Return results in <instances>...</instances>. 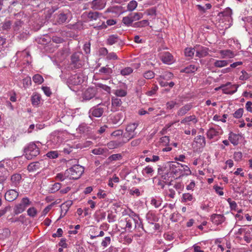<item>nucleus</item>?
<instances>
[{"label": "nucleus", "mask_w": 252, "mask_h": 252, "mask_svg": "<svg viewBox=\"0 0 252 252\" xmlns=\"http://www.w3.org/2000/svg\"><path fill=\"white\" fill-rule=\"evenodd\" d=\"M134 220V219L131 218H126L124 220H121L119 223L122 229L125 231L131 232L133 229H139L140 228L143 229L142 221H137Z\"/></svg>", "instance_id": "f257e3e1"}, {"label": "nucleus", "mask_w": 252, "mask_h": 252, "mask_svg": "<svg viewBox=\"0 0 252 252\" xmlns=\"http://www.w3.org/2000/svg\"><path fill=\"white\" fill-rule=\"evenodd\" d=\"M39 142H31L29 143L24 149L25 157L28 159H32L37 156L40 154Z\"/></svg>", "instance_id": "f03ea898"}, {"label": "nucleus", "mask_w": 252, "mask_h": 252, "mask_svg": "<svg viewBox=\"0 0 252 252\" xmlns=\"http://www.w3.org/2000/svg\"><path fill=\"white\" fill-rule=\"evenodd\" d=\"M71 13L69 10L65 11H59L54 14L53 22L55 25H60L67 23L70 20Z\"/></svg>", "instance_id": "7ed1b4c3"}, {"label": "nucleus", "mask_w": 252, "mask_h": 252, "mask_svg": "<svg viewBox=\"0 0 252 252\" xmlns=\"http://www.w3.org/2000/svg\"><path fill=\"white\" fill-rule=\"evenodd\" d=\"M84 168L80 165L76 164L66 170V174H68L69 178L78 179L84 172Z\"/></svg>", "instance_id": "20e7f679"}, {"label": "nucleus", "mask_w": 252, "mask_h": 252, "mask_svg": "<svg viewBox=\"0 0 252 252\" xmlns=\"http://www.w3.org/2000/svg\"><path fill=\"white\" fill-rule=\"evenodd\" d=\"M31 204V202L28 197L23 198L19 203L15 205L14 213L16 215L23 213Z\"/></svg>", "instance_id": "39448f33"}, {"label": "nucleus", "mask_w": 252, "mask_h": 252, "mask_svg": "<svg viewBox=\"0 0 252 252\" xmlns=\"http://www.w3.org/2000/svg\"><path fill=\"white\" fill-rule=\"evenodd\" d=\"M139 125L138 122H135L128 124L126 128V130L127 133V137L128 138L126 141L128 142L129 140L135 137L136 135V132H135V129Z\"/></svg>", "instance_id": "423d86ee"}, {"label": "nucleus", "mask_w": 252, "mask_h": 252, "mask_svg": "<svg viewBox=\"0 0 252 252\" xmlns=\"http://www.w3.org/2000/svg\"><path fill=\"white\" fill-rule=\"evenodd\" d=\"M238 86L237 85H231V83L228 82L225 85H221L219 88L215 89L216 91L219 90V89L221 88L223 94H232L237 92Z\"/></svg>", "instance_id": "0eeeda50"}, {"label": "nucleus", "mask_w": 252, "mask_h": 252, "mask_svg": "<svg viewBox=\"0 0 252 252\" xmlns=\"http://www.w3.org/2000/svg\"><path fill=\"white\" fill-rule=\"evenodd\" d=\"M83 82V75L81 73L75 74L70 76L68 82L73 85H78Z\"/></svg>", "instance_id": "6e6552de"}, {"label": "nucleus", "mask_w": 252, "mask_h": 252, "mask_svg": "<svg viewBox=\"0 0 252 252\" xmlns=\"http://www.w3.org/2000/svg\"><path fill=\"white\" fill-rule=\"evenodd\" d=\"M45 165L43 160L31 163L28 166V170L29 172H34L40 169L44 168Z\"/></svg>", "instance_id": "1a4fd4ad"}, {"label": "nucleus", "mask_w": 252, "mask_h": 252, "mask_svg": "<svg viewBox=\"0 0 252 252\" xmlns=\"http://www.w3.org/2000/svg\"><path fill=\"white\" fill-rule=\"evenodd\" d=\"M19 196V192L15 189H9L4 195L6 200L11 202L16 200Z\"/></svg>", "instance_id": "9d476101"}, {"label": "nucleus", "mask_w": 252, "mask_h": 252, "mask_svg": "<svg viewBox=\"0 0 252 252\" xmlns=\"http://www.w3.org/2000/svg\"><path fill=\"white\" fill-rule=\"evenodd\" d=\"M160 58L163 63L168 64H171L174 62L173 56L168 52L161 53Z\"/></svg>", "instance_id": "9b49d317"}, {"label": "nucleus", "mask_w": 252, "mask_h": 252, "mask_svg": "<svg viewBox=\"0 0 252 252\" xmlns=\"http://www.w3.org/2000/svg\"><path fill=\"white\" fill-rule=\"evenodd\" d=\"M222 130L220 127L217 126L216 127L210 128L207 132V135L208 138L213 139L215 137L221 134Z\"/></svg>", "instance_id": "f8f14e48"}, {"label": "nucleus", "mask_w": 252, "mask_h": 252, "mask_svg": "<svg viewBox=\"0 0 252 252\" xmlns=\"http://www.w3.org/2000/svg\"><path fill=\"white\" fill-rule=\"evenodd\" d=\"M126 141L125 140H112L107 143V146L109 149L113 150L122 147Z\"/></svg>", "instance_id": "ddd939ff"}, {"label": "nucleus", "mask_w": 252, "mask_h": 252, "mask_svg": "<svg viewBox=\"0 0 252 252\" xmlns=\"http://www.w3.org/2000/svg\"><path fill=\"white\" fill-rule=\"evenodd\" d=\"M113 72V68L109 67L108 65H106L105 66L101 67L99 69L98 72L97 73L100 75L106 76L107 78L106 79H108L111 77Z\"/></svg>", "instance_id": "4468645a"}, {"label": "nucleus", "mask_w": 252, "mask_h": 252, "mask_svg": "<svg viewBox=\"0 0 252 252\" xmlns=\"http://www.w3.org/2000/svg\"><path fill=\"white\" fill-rule=\"evenodd\" d=\"M196 56L198 58L204 57L208 54V48L200 45H196Z\"/></svg>", "instance_id": "2eb2a0df"}, {"label": "nucleus", "mask_w": 252, "mask_h": 252, "mask_svg": "<svg viewBox=\"0 0 252 252\" xmlns=\"http://www.w3.org/2000/svg\"><path fill=\"white\" fill-rule=\"evenodd\" d=\"M91 8L94 10H101L103 9L106 5L104 0H94L90 2Z\"/></svg>", "instance_id": "dca6fc26"}, {"label": "nucleus", "mask_w": 252, "mask_h": 252, "mask_svg": "<svg viewBox=\"0 0 252 252\" xmlns=\"http://www.w3.org/2000/svg\"><path fill=\"white\" fill-rule=\"evenodd\" d=\"M192 108L191 103L186 104L178 110L176 116L182 117L185 115Z\"/></svg>", "instance_id": "f3484780"}, {"label": "nucleus", "mask_w": 252, "mask_h": 252, "mask_svg": "<svg viewBox=\"0 0 252 252\" xmlns=\"http://www.w3.org/2000/svg\"><path fill=\"white\" fill-rule=\"evenodd\" d=\"M92 153L95 155H101L104 158L109 155L108 149L107 148L98 147L92 150Z\"/></svg>", "instance_id": "a211bd4d"}, {"label": "nucleus", "mask_w": 252, "mask_h": 252, "mask_svg": "<svg viewBox=\"0 0 252 252\" xmlns=\"http://www.w3.org/2000/svg\"><path fill=\"white\" fill-rule=\"evenodd\" d=\"M95 95V90L93 88H89L83 94V97L86 100H90Z\"/></svg>", "instance_id": "6ab92c4d"}, {"label": "nucleus", "mask_w": 252, "mask_h": 252, "mask_svg": "<svg viewBox=\"0 0 252 252\" xmlns=\"http://www.w3.org/2000/svg\"><path fill=\"white\" fill-rule=\"evenodd\" d=\"M103 112L104 108L101 107H99L98 105L92 108L90 110V113H91V115L95 117H101L102 115Z\"/></svg>", "instance_id": "aec40b11"}, {"label": "nucleus", "mask_w": 252, "mask_h": 252, "mask_svg": "<svg viewBox=\"0 0 252 252\" xmlns=\"http://www.w3.org/2000/svg\"><path fill=\"white\" fill-rule=\"evenodd\" d=\"M211 220L213 223L219 225L224 221L225 218L222 215L213 214L211 217Z\"/></svg>", "instance_id": "412c9836"}, {"label": "nucleus", "mask_w": 252, "mask_h": 252, "mask_svg": "<svg viewBox=\"0 0 252 252\" xmlns=\"http://www.w3.org/2000/svg\"><path fill=\"white\" fill-rule=\"evenodd\" d=\"M241 137L240 134L230 132L229 134L228 140L234 146H236L238 144Z\"/></svg>", "instance_id": "4be33fe9"}, {"label": "nucleus", "mask_w": 252, "mask_h": 252, "mask_svg": "<svg viewBox=\"0 0 252 252\" xmlns=\"http://www.w3.org/2000/svg\"><path fill=\"white\" fill-rule=\"evenodd\" d=\"M22 181V176L20 174L15 173L11 177V182L12 186L17 187Z\"/></svg>", "instance_id": "5701e85b"}, {"label": "nucleus", "mask_w": 252, "mask_h": 252, "mask_svg": "<svg viewBox=\"0 0 252 252\" xmlns=\"http://www.w3.org/2000/svg\"><path fill=\"white\" fill-rule=\"evenodd\" d=\"M163 200L160 196H156L151 198L150 203L156 208H159L162 204Z\"/></svg>", "instance_id": "b1692460"}, {"label": "nucleus", "mask_w": 252, "mask_h": 252, "mask_svg": "<svg viewBox=\"0 0 252 252\" xmlns=\"http://www.w3.org/2000/svg\"><path fill=\"white\" fill-rule=\"evenodd\" d=\"M198 120L195 115H191L185 117L181 120V123L185 125H189V122H192L194 124H196Z\"/></svg>", "instance_id": "393cba45"}, {"label": "nucleus", "mask_w": 252, "mask_h": 252, "mask_svg": "<svg viewBox=\"0 0 252 252\" xmlns=\"http://www.w3.org/2000/svg\"><path fill=\"white\" fill-rule=\"evenodd\" d=\"M76 130L80 133L87 134L91 130V127L87 124L83 123L79 125Z\"/></svg>", "instance_id": "a878e982"}, {"label": "nucleus", "mask_w": 252, "mask_h": 252, "mask_svg": "<svg viewBox=\"0 0 252 252\" xmlns=\"http://www.w3.org/2000/svg\"><path fill=\"white\" fill-rule=\"evenodd\" d=\"M107 25H106L104 22H103L102 24L100 25H98L94 28L97 30H101L103 29H106L107 27V26H113L116 24V21L113 19H109L106 21Z\"/></svg>", "instance_id": "bb28decb"}, {"label": "nucleus", "mask_w": 252, "mask_h": 252, "mask_svg": "<svg viewBox=\"0 0 252 252\" xmlns=\"http://www.w3.org/2000/svg\"><path fill=\"white\" fill-rule=\"evenodd\" d=\"M41 100V95L37 93L32 94L31 97L32 103L33 106H37L40 103Z\"/></svg>", "instance_id": "cd10ccee"}, {"label": "nucleus", "mask_w": 252, "mask_h": 252, "mask_svg": "<svg viewBox=\"0 0 252 252\" xmlns=\"http://www.w3.org/2000/svg\"><path fill=\"white\" fill-rule=\"evenodd\" d=\"M51 140L55 148L58 147L63 142V139L58 135L53 136Z\"/></svg>", "instance_id": "c85d7f7f"}, {"label": "nucleus", "mask_w": 252, "mask_h": 252, "mask_svg": "<svg viewBox=\"0 0 252 252\" xmlns=\"http://www.w3.org/2000/svg\"><path fill=\"white\" fill-rule=\"evenodd\" d=\"M173 166H174L175 168H178L180 170H181V169H180L181 167L183 168V170H184V171L186 172L187 175H190L191 173V172L189 168L187 165H183L179 162H176L175 164L172 165V167H173Z\"/></svg>", "instance_id": "c756f323"}, {"label": "nucleus", "mask_w": 252, "mask_h": 252, "mask_svg": "<svg viewBox=\"0 0 252 252\" xmlns=\"http://www.w3.org/2000/svg\"><path fill=\"white\" fill-rule=\"evenodd\" d=\"M195 200L193 195L189 193H185L183 194L182 201L183 202H193Z\"/></svg>", "instance_id": "7c9ffc66"}, {"label": "nucleus", "mask_w": 252, "mask_h": 252, "mask_svg": "<svg viewBox=\"0 0 252 252\" xmlns=\"http://www.w3.org/2000/svg\"><path fill=\"white\" fill-rule=\"evenodd\" d=\"M198 68V66L194 64H190L185 67L181 71V72H185L186 73H194L197 70Z\"/></svg>", "instance_id": "2f4dec72"}, {"label": "nucleus", "mask_w": 252, "mask_h": 252, "mask_svg": "<svg viewBox=\"0 0 252 252\" xmlns=\"http://www.w3.org/2000/svg\"><path fill=\"white\" fill-rule=\"evenodd\" d=\"M220 54L222 56V58H228L231 59L235 56L234 53L229 50H220Z\"/></svg>", "instance_id": "473e14b6"}, {"label": "nucleus", "mask_w": 252, "mask_h": 252, "mask_svg": "<svg viewBox=\"0 0 252 252\" xmlns=\"http://www.w3.org/2000/svg\"><path fill=\"white\" fill-rule=\"evenodd\" d=\"M72 205V201L71 200H68L61 205V209L62 212H64V214L67 212L70 207Z\"/></svg>", "instance_id": "72a5a7b5"}, {"label": "nucleus", "mask_w": 252, "mask_h": 252, "mask_svg": "<svg viewBox=\"0 0 252 252\" xmlns=\"http://www.w3.org/2000/svg\"><path fill=\"white\" fill-rule=\"evenodd\" d=\"M229 62L226 60H215L214 65L216 67H223L228 64Z\"/></svg>", "instance_id": "f704fd0d"}, {"label": "nucleus", "mask_w": 252, "mask_h": 252, "mask_svg": "<svg viewBox=\"0 0 252 252\" xmlns=\"http://www.w3.org/2000/svg\"><path fill=\"white\" fill-rule=\"evenodd\" d=\"M122 104L121 99L117 97H112V106L113 108L115 109L114 111L116 110L117 107L121 106Z\"/></svg>", "instance_id": "c9c22d12"}, {"label": "nucleus", "mask_w": 252, "mask_h": 252, "mask_svg": "<svg viewBox=\"0 0 252 252\" xmlns=\"http://www.w3.org/2000/svg\"><path fill=\"white\" fill-rule=\"evenodd\" d=\"M119 37L116 34H113L109 36L107 39V43L108 45H112L118 41Z\"/></svg>", "instance_id": "e433bc0d"}, {"label": "nucleus", "mask_w": 252, "mask_h": 252, "mask_svg": "<svg viewBox=\"0 0 252 252\" xmlns=\"http://www.w3.org/2000/svg\"><path fill=\"white\" fill-rule=\"evenodd\" d=\"M102 15V14L98 12H90L88 13L87 17L91 20H96Z\"/></svg>", "instance_id": "4c0bfd02"}, {"label": "nucleus", "mask_w": 252, "mask_h": 252, "mask_svg": "<svg viewBox=\"0 0 252 252\" xmlns=\"http://www.w3.org/2000/svg\"><path fill=\"white\" fill-rule=\"evenodd\" d=\"M149 24V22L147 20H143L134 23L132 26L134 28H142L146 26H148Z\"/></svg>", "instance_id": "58836bf2"}, {"label": "nucleus", "mask_w": 252, "mask_h": 252, "mask_svg": "<svg viewBox=\"0 0 252 252\" xmlns=\"http://www.w3.org/2000/svg\"><path fill=\"white\" fill-rule=\"evenodd\" d=\"M123 158V156L121 154H113L108 157L107 160L109 162H111L113 161H117L121 160Z\"/></svg>", "instance_id": "ea45409f"}, {"label": "nucleus", "mask_w": 252, "mask_h": 252, "mask_svg": "<svg viewBox=\"0 0 252 252\" xmlns=\"http://www.w3.org/2000/svg\"><path fill=\"white\" fill-rule=\"evenodd\" d=\"M133 71V69L131 67H126L121 70L120 73L123 76L129 75Z\"/></svg>", "instance_id": "a19ab883"}, {"label": "nucleus", "mask_w": 252, "mask_h": 252, "mask_svg": "<svg viewBox=\"0 0 252 252\" xmlns=\"http://www.w3.org/2000/svg\"><path fill=\"white\" fill-rule=\"evenodd\" d=\"M173 77V74L169 71H164L163 74L159 76L158 78L163 80H168Z\"/></svg>", "instance_id": "79ce46f5"}, {"label": "nucleus", "mask_w": 252, "mask_h": 252, "mask_svg": "<svg viewBox=\"0 0 252 252\" xmlns=\"http://www.w3.org/2000/svg\"><path fill=\"white\" fill-rule=\"evenodd\" d=\"M133 21L130 14L127 16L124 17L122 19V23L126 26L129 27L131 25Z\"/></svg>", "instance_id": "37998d69"}, {"label": "nucleus", "mask_w": 252, "mask_h": 252, "mask_svg": "<svg viewBox=\"0 0 252 252\" xmlns=\"http://www.w3.org/2000/svg\"><path fill=\"white\" fill-rule=\"evenodd\" d=\"M196 52L195 46L194 48H187L185 50V55L187 57H192Z\"/></svg>", "instance_id": "c03bdc74"}, {"label": "nucleus", "mask_w": 252, "mask_h": 252, "mask_svg": "<svg viewBox=\"0 0 252 252\" xmlns=\"http://www.w3.org/2000/svg\"><path fill=\"white\" fill-rule=\"evenodd\" d=\"M127 214L128 215V217L127 218H131V219H134V220H136V221H141V220L140 219V218L138 215H137L136 213H135L134 212H133L131 210H129V211L127 212ZM138 224L137 222V224Z\"/></svg>", "instance_id": "a18cd8bd"}, {"label": "nucleus", "mask_w": 252, "mask_h": 252, "mask_svg": "<svg viewBox=\"0 0 252 252\" xmlns=\"http://www.w3.org/2000/svg\"><path fill=\"white\" fill-rule=\"evenodd\" d=\"M137 6V2L135 0L130 1L127 4V9L128 11H132Z\"/></svg>", "instance_id": "49530a36"}, {"label": "nucleus", "mask_w": 252, "mask_h": 252, "mask_svg": "<svg viewBox=\"0 0 252 252\" xmlns=\"http://www.w3.org/2000/svg\"><path fill=\"white\" fill-rule=\"evenodd\" d=\"M32 80L35 83L41 84L43 82L44 79L41 75L37 74L32 77Z\"/></svg>", "instance_id": "de8ad7c7"}, {"label": "nucleus", "mask_w": 252, "mask_h": 252, "mask_svg": "<svg viewBox=\"0 0 252 252\" xmlns=\"http://www.w3.org/2000/svg\"><path fill=\"white\" fill-rule=\"evenodd\" d=\"M130 15L131 16L133 22L141 19L143 16V14L142 13L138 12L131 13Z\"/></svg>", "instance_id": "09e8293b"}, {"label": "nucleus", "mask_w": 252, "mask_h": 252, "mask_svg": "<svg viewBox=\"0 0 252 252\" xmlns=\"http://www.w3.org/2000/svg\"><path fill=\"white\" fill-rule=\"evenodd\" d=\"M37 214V210L35 208L32 207H30L27 210V214L29 216L34 218L35 217Z\"/></svg>", "instance_id": "8fccbe9b"}, {"label": "nucleus", "mask_w": 252, "mask_h": 252, "mask_svg": "<svg viewBox=\"0 0 252 252\" xmlns=\"http://www.w3.org/2000/svg\"><path fill=\"white\" fill-rule=\"evenodd\" d=\"M196 143L200 144L201 146L205 145V138L203 136L198 135L195 138Z\"/></svg>", "instance_id": "3c124183"}, {"label": "nucleus", "mask_w": 252, "mask_h": 252, "mask_svg": "<svg viewBox=\"0 0 252 252\" xmlns=\"http://www.w3.org/2000/svg\"><path fill=\"white\" fill-rule=\"evenodd\" d=\"M154 172V170L153 169V167L147 166L146 167H145L142 173L143 174H146L147 175H149L150 176H152L153 173Z\"/></svg>", "instance_id": "603ef678"}, {"label": "nucleus", "mask_w": 252, "mask_h": 252, "mask_svg": "<svg viewBox=\"0 0 252 252\" xmlns=\"http://www.w3.org/2000/svg\"><path fill=\"white\" fill-rule=\"evenodd\" d=\"M61 188V184L59 183H56L52 185L49 190L51 193H54L59 190Z\"/></svg>", "instance_id": "864d4df0"}, {"label": "nucleus", "mask_w": 252, "mask_h": 252, "mask_svg": "<svg viewBox=\"0 0 252 252\" xmlns=\"http://www.w3.org/2000/svg\"><path fill=\"white\" fill-rule=\"evenodd\" d=\"M67 178H69V176L68 174H66V171L64 173H58L56 176V179L61 181L64 180Z\"/></svg>", "instance_id": "5fc2aeb1"}, {"label": "nucleus", "mask_w": 252, "mask_h": 252, "mask_svg": "<svg viewBox=\"0 0 252 252\" xmlns=\"http://www.w3.org/2000/svg\"><path fill=\"white\" fill-rule=\"evenodd\" d=\"M114 94L119 97H124L126 95L127 93L125 90L118 89L115 91Z\"/></svg>", "instance_id": "6e6d98bb"}, {"label": "nucleus", "mask_w": 252, "mask_h": 252, "mask_svg": "<svg viewBox=\"0 0 252 252\" xmlns=\"http://www.w3.org/2000/svg\"><path fill=\"white\" fill-rule=\"evenodd\" d=\"M250 232V230H247L244 233V239L247 243H250L252 240V235Z\"/></svg>", "instance_id": "4d7b16f0"}, {"label": "nucleus", "mask_w": 252, "mask_h": 252, "mask_svg": "<svg viewBox=\"0 0 252 252\" xmlns=\"http://www.w3.org/2000/svg\"><path fill=\"white\" fill-rule=\"evenodd\" d=\"M174 188L180 193L183 190L184 188V184L182 183L178 182L175 184Z\"/></svg>", "instance_id": "13d9d810"}, {"label": "nucleus", "mask_w": 252, "mask_h": 252, "mask_svg": "<svg viewBox=\"0 0 252 252\" xmlns=\"http://www.w3.org/2000/svg\"><path fill=\"white\" fill-rule=\"evenodd\" d=\"M143 76L146 79H152L155 77V73L151 70H148L144 73Z\"/></svg>", "instance_id": "bf43d9fd"}, {"label": "nucleus", "mask_w": 252, "mask_h": 252, "mask_svg": "<svg viewBox=\"0 0 252 252\" xmlns=\"http://www.w3.org/2000/svg\"><path fill=\"white\" fill-rule=\"evenodd\" d=\"M227 202L229 204L230 209L231 210H236L237 207V204L235 201L232 200L230 198L227 199Z\"/></svg>", "instance_id": "052dcab7"}, {"label": "nucleus", "mask_w": 252, "mask_h": 252, "mask_svg": "<svg viewBox=\"0 0 252 252\" xmlns=\"http://www.w3.org/2000/svg\"><path fill=\"white\" fill-rule=\"evenodd\" d=\"M158 87L157 85H155L150 91L146 92V94L149 96L154 95L157 93L158 90Z\"/></svg>", "instance_id": "680f3d73"}, {"label": "nucleus", "mask_w": 252, "mask_h": 252, "mask_svg": "<svg viewBox=\"0 0 252 252\" xmlns=\"http://www.w3.org/2000/svg\"><path fill=\"white\" fill-rule=\"evenodd\" d=\"M111 242L110 237H105L101 242V246L104 248L107 247Z\"/></svg>", "instance_id": "e2e57ef3"}, {"label": "nucleus", "mask_w": 252, "mask_h": 252, "mask_svg": "<svg viewBox=\"0 0 252 252\" xmlns=\"http://www.w3.org/2000/svg\"><path fill=\"white\" fill-rule=\"evenodd\" d=\"M106 59L108 60H118V57L115 53L110 52L109 53H108L106 56Z\"/></svg>", "instance_id": "0e129e2a"}, {"label": "nucleus", "mask_w": 252, "mask_h": 252, "mask_svg": "<svg viewBox=\"0 0 252 252\" xmlns=\"http://www.w3.org/2000/svg\"><path fill=\"white\" fill-rule=\"evenodd\" d=\"M243 112L244 110L243 108L238 109L233 114L234 117L237 119L240 118L243 115Z\"/></svg>", "instance_id": "69168bd1"}, {"label": "nucleus", "mask_w": 252, "mask_h": 252, "mask_svg": "<svg viewBox=\"0 0 252 252\" xmlns=\"http://www.w3.org/2000/svg\"><path fill=\"white\" fill-rule=\"evenodd\" d=\"M159 142L163 146H166L169 143V137L167 136H164L160 138Z\"/></svg>", "instance_id": "338daca9"}, {"label": "nucleus", "mask_w": 252, "mask_h": 252, "mask_svg": "<svg viewBox=\"0 0 252 252\" xmlns=\"http://www.w3.org/2000/svg\"><path fill=\"white\" fill-rule=\"evenodd\" d=\"M112 123L114 124H118L120 123L121 120V116L120 114H117L113 116L112 118Z\"/></svg>", "instance_id": "774afa93"}]
</instances>
